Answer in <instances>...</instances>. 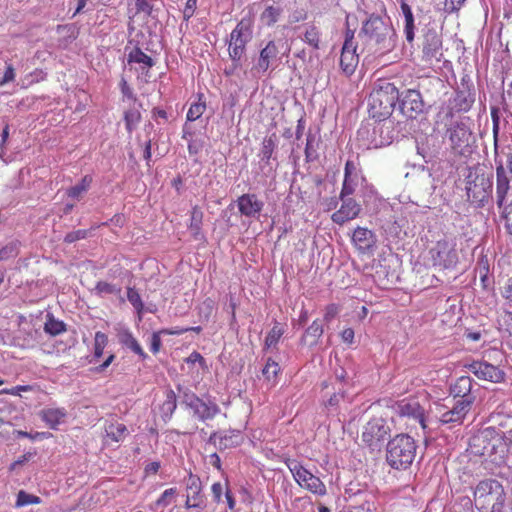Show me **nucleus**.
<instances>
[{"instance_id": "423d86ee", "label": "nucleus", "mask_w": 512, "mask_h": 512, "mask_svg": "<svg viewBox=\"0 0 512 512\" xmlns=\"http://www.w3.org/2000/svg\"><path fill=\"white\" fill-rule=\"evenodd\" d=\"M470 446L475 454L488 457L492 462L504 461L501 434L495 428L488 427L479 431L471 438Z\"/></svg>"}, {"instance_id": "9d476101", "label": "nucleus", "mask_w": 512, "mask_h": 512, "mask_svg": "<svg viewBox=\"0 0 512 512\" xmlns=\"http://www.w3.org/2000/svg\"><path fill=\"white\" fill-rule=\"evenodd\" d=\"M448 137L453 151L460 155H465L471 150L475 138L470 127L463 121L455 122L448 129Z\"/></svg>"}, {"instance_id": "f704fd0d", "label": "nucleus", "mask_w": 512, "mask_h": 512, "mask_svg": "<svg viewBox=\"0 0 512 512\" xmlns=\"http://www.w3.org/2000/svg\"><path fill=\"white\" fill-rule=\"evenodd\" d=\"M120 343L126 348L130 349L132 352L141 357L142 360L147 358V354L137 341V339L133 336L130 331H124L119 335Z\"/></svg>"}, {"instance_id": "7c9ffc66", "label": "nucleus", "mask_w": 512, "mask_h": 512, "mask_svg": "<svg viewBox=\"0 0 512 512\" xmlns=\"http://www.w3.org/2000/svg\"><path fill=\"white\" fill-rule=\"evenodd\" d=\"M203 218L204 213L201 207L199 205H194L190 211L188 230L195 240H199L202 236Z\"/></svg>"}, {"instance_id": "8fccbe9b", "label": "nucleus", "mask_w": 512, "mask_h": 512, "mask_svg": "<svg viewBox=\"0 0 512 512\" xmlns=\"http://www.w3.org/2000/svg\"><path fill=\"white\" fill-rule=\"evenodd\" d=\"M127 299L137 310L138 313L142 312L144 304L142 302L140 294L135 288L129 287L127 289Z\"/></svg>"}, {"instance_id": "f8f14e48", "label": "nucleus", "mask_w": 512, "mask_h": 512, "mask_svg": "<svg viewBox=\"0 0 512 512\" xmlns=\"http://www.w3.org/2000/svg\"><path fill=\"white\" fill-rule=\"evenodd\" d=\"M390 429L382 418H373L366 423L362 432V441L369 446L372 450L379 449Z\"/></svg>"}, {"instance_id": "7ed1b4c3", "label": "nucleus", "mask_w": 512, "mask_h": 512, "mask_svg": "<svg viewBox=\"0 0 512 512\" xmlns=\"http://www.w3.org/2000/svg\"><path fill=\"white\" fill-rule=\"evenodd\" d=\"M506 502L503 485L494 479L480 481L474 491V503L480 512H502Z\"/></svg>"}, {"instance_id": "c756f323", "label": "nucleus", "mask_w": 512, "mask_h": 512, "mask_svg": "<svg viewBox=\"0 0 512 512\" xmlns=\"http://www.w3.org/2000/svg\"><path fill=\"white\" fill-rule=\"evenodd\" d=\"M497 183H496V201L499 207H502L506 195L510 189V181L506 175V171L502 165L496 169Z\"/></svg>"}, {"instance_id": "09e8293b", "label": "nucleus", "mask_w": 512, "mask_h": 512, "mask_svg": "<svg viewBox=\"0 0 512 512\" xmlns=\"http://www.w3.org/2000/svg\"><path fill=\"white\" fill-rule=\"evenodd\" d=\"M121 289L106 281H99L95 286V292L99 296L118 294Z\"/></svg>"}, {"instance_id": "412c9836", "label": "nucleus", "mask_w": 512, "mask_h": 512, "mask_svg": "<svg viewBox=\"0 0 512 512\" xmlns=\"http://www.w3.org/2000/svg\"><path fill=\"white\" fill-rule=\"evenodd\" d=\"M492 184L484 175L476 176L475 180L467 181V195L476 202L485 201L491 192Z\"/></svg>"}, {"instance_id": "79ce46f5", "label": "nucleus", "mask_w": 512, "mask_h": 512, "mask_svg": "<svg viewBox=\"0 0 512 512\" xmlns=\"http://www.w3.org/2000/svg\"><path fill=\"white\" fill-rule=\"evenodd\" d=\"M206 110V102L203 99V94L198 95V100L192 103L189 107V110L186 115L187 121H196L198 120Z\"/></svg>"}, {"instance_id": "72a5a7b5", "label": "nucleus", "mask_w": 512, "mask_h": 512, "mask_svg": "<svg viewBox=\"0 0 512 512\" xmlns=\"http://www.w3.org/2000/svg\"><path fill=\"white\" fill-rule=\"evenodd\" d=\"M283 13V8L280 5L271 4L265 7L260 14V21L267 27L274 26Z\"/></svg>"}, {"instance_id": "c9c22d12", "label": "nucleus", "mask_w": 512, "mask_h": 512, "mask_svg": "<svg viewBox=\"0 0 512 512\" xmlns=\"http://www.w3.org/2000/svg\"><path fill=\"white\" fill-rule=\"evenodd\" d=\"M372 236V232L367 228L357 227L353 232L352 241L360 250H365L371 246Z\"/></svg>"}, {"instance_id": "774afa93", "label": "nucleus", "mask_w": 512, "mask_h": 512, "mask_svg": "<svg viewBox=\"0 0 512 512\" xmlns=\"http://www.w3.org/2000/svg\"><path fill=\"white\" fill-rule=\"evenodd\" d=\"M505 225L508 232L512 235V206L504 212Z\"/></svg>"}, {"instance_id": "680f3d73", "label": "nucleus", "mask_w": 512, "mask_h": 512, "mask_svg": "<svg viewBox=\"0 0 512 512\" xmlns=\"http://www.w3.org/2000/svg\"><path fill=\"white\" fill-rule=\"evenodd\" d=\"M198 0H187L183 10L184 20H189L195 13Z\"/></svg>"}, {"instance_id": "4be33fe9", "label": "nucleus", "mask_w": 512, "mask_h": 512, "mask_svg": "<svg viewBox=\"0 0 512 512\" xmlns=\"http://www.w3.org/2000/svg\"><path fill=\"white\" fill-rule=\"evenodd\" d=\"M361 211V206L354 199H343L341 207L332 214V221L336 224L343 225L344 223L358 217Z\"/></svg>"}, {"instance_id": "a18cd8bd", "label": "nucleus", "mask_w": 512, "mask_h": 512, "mask_svg": "<svg viewBox=\"0 0 512 512\" xmlns=\"http://www.w3.org/2000/svg\"><path fill=\"white\" fill-rule=\"evenodd\" d=\"M280 372L279 364L273 359L269 358L262 369V373L267 381L276 382L277 376Z\"/></svg>"}, {"instance_id": "052dcab7", "label": "nucleus", "mask_w": 512, "mask_h": 512, "mask_svg": "<svg viewBox=\"0 0 512 512\" xmlns=\"http://www.w3.org/2000/svg\"><path fill=\"white\" fill-rule=\"evenodd\" d=\"M211 492L213 496V500L215 503H220L222 501V494L224 492V487L220 482H215L211 486Z\"/></svg>"}, {"instance_id": "ea45409f", "label": "nucleus", "mask_w": 512, "mask_h": 512, "mask_svg": "<svg viewBox=\"0 0 512 512\" xmlns=\"http://www.w3.org/2000/svg\"><path fill=\"white\" fill-rule=\"evenodd\" d=\"M284 332V326L275 321L273 327L265 337L264 348L270 349L272 347H276Z\"/></svg>"}, {"instance_id": "3c124183", "label": "nucleus", "mask_w": 512, "mask_h": 512, "mask_svg": "<svg viewBox=\"0 0 512 512\" xmlns=\"http://www.w3.org/2000/svg\"><path fill=\"white\" fill-rule=\"evenodd\" d=\"M177 407L176 395L173 390L166 392V399L162 405V409L166 414L172 415Z\"/></svg>"}, {"instance_id": "13d9d810", "label": "nucleus", "mask_w": 512, "mask_h": 512, "mask_svg": "<svg viewBox=\"0 0 512 512\" xmlns=\"http://www.w3.org/2000/svg\"><path fill=\"white\" fill-rule=\"evenodd\" d=\"M512 447V428L501 434V450L505 458L507 450Z\"/></svg>"}, {"instance_id": "6ab92c4d", "label": "nucleus", "mask_w": 512, "mask_h": 512, "mask_svg": "<svg viewBox=\"0 0 512 512\" xmlns=\"http://www.w3.org/2000/svg\"><path fill=\"white\" fill-rule=\"evenodd\" d=\"M400 110L408 118H416L424 108V102L419 91L408 89L400 99Z\"/></svg>"}, {"instance_id": "de8ad7c7", "label": "nucleus", "mask_w": 512, "mask_h": 512, "mask_svg": "<svg viewBox=\"0 0 512 512\" xmlns=\"http://www.w3.org/2000/svg\"><path fill=\"white\" fill-rule=\"evenodd\" d=\"M39 503H41V498L36 495L29 494L23 490L17 494L16 507Z\"/></svg>"}, {"instance_id": "ddd939ff", "label": "nucleus", "mask_w": 512, "mask_h": 512, "mask_svg": "<svg viewBox=\"0 0 512 512\" xmlns=\"http://www.w3.org/2000/svg\"><path fill=\"white\" fill-rule=\"evenodd\" d=\"M185 489L186 509H204L206 507V498L203 494L202 482L199 476L189 472L185 479Z\"/></svg>"}, {"instance_id": "9b49d317", "label": "nucleus", "mask_w": 512, "mask_h": 512, "mask_svg": "<svg viewBox=\"0 0 512 512\" xmlns=\"http://www.w3.org/2000/svg\"><path fill=\"white\" fill-rule=\"evenodd\" d=\"M359 63L355 30L347 28L344 33V43L340 55V68L346 76H351Z\"/></svg>"}, {"instance_id": "393cba45", "label": "nucleus", "mask_w": 512, "mask_h": 512, "mask_svg": "<svg viewBox=\"0 0 512 512\" xmlns=\"http://www.w3.org/2000/svg\"><path fill=\"white\" fill-rule=\"evenodd\" d=\"M127 62L128 64H138L139 68L137 70L139 74L145 77L149 76V71L154 65L153 59L139 47H134L129 52Z\"/></svg>"}, {"instance_id": "bf43d9fd", "label": "nucleus", "mask_w": 512, "mask_h": 512, "mask_svg": "<svg viewBox=\"0 0 512 512\" xmlns=\"http://www.w3.org/2000/svg\"><path fill=\"white\" fill-rule=\"evenodd\" d=\"M161 335H163V333H160V331H157V332H154L151 336L150 350L153 354H157L160 351V348L162 345Z\"/></svg>"}, {"instance_id": "f257e3e1", "label": "nucleus", "mask_w": 512, "mask_h": 512, "mask_svg": "<svg viewBox=\"0 0 512 512\" xmlns=\"http://www.w3.org/2000/svg\"><path fill=\"white\" fill-rule=\"evenodd\" d=\"M358 37L362 43V52L369 54H386L397 43V33L389 19L371 13L362 21Z\"/></svg>"}, {"instance_id": "0e129e2a", "label": "nucleus", "mask_w": 512, "mask_h": 512, "mask_svg": "<svg viewBox=\"0 0 512 512\" xmlns=\"http://www.w3.org/2000/svg\"><path fill=\"white\" fill-rule=\"evenodd\" d=\"M501 325L512 336V312H505L501 318Z\"/></svg>"}, {"instance_id": "4468645a", "label": "nucleus", "mask_w": 512, "mask_h": 512, "mask_svg": "<svg viewBox=\"0 0 512 512\" xmlns=\"http://www.w3.org/2000/svg\"><path fill=\"white\" fill-rule=\"evenodd\" d=\"M442 46L441 34L435 29H428L423 36L422 59L430 64L440 62L443 56Z\"/></svg>"}, {"instance_id": "cd10ccee", "label": "nucleus", "mask_w": 512, "mask_h": 512, "mask_svg": "<svg viewBox=\"0 0 512 512\" xmlns=\"http://www.w3.org/2000/svg\"><path fill=\"white\" fill-rule=\"evenodd\" d=\"M401 12L404 17L403 32L408 43H413L415 39V18L411 6L404 0L400 2Z\"/></svg>"}, {"instance_id": "4c0bfd02", "label": "nucleus", "mask_w": 512, "mask_h": 512, "mask_svg": "<svg viewBox=\"0 0 512 512\" xmlns=\"http://www.w3.org/2000/svg\"><path fill=\"white\" fill-rule=\"evenodd\" d=\"M124 122L126 130L129 134L133 132L141 122V113L133 103L132 107L124 112Z\"/></svg>"}, {"instance_id": "864d4df0", "label": "nucleus", "mask_w": 512, "mask_h": 512, "mask_svg": "<svg viewBox=\"0 0 512 512\" xmlns=\"http://www.w3.org/2000/svg\"><path fill=\"white\" fill-rule=\"evenodd\" d=\"M89 234H90V230H86V229H79L76 231H72V232H69L66 234V236L64 237V242L71 244L78 240L87 238L89 236Z\"/></svg>"}, {"instance_id": "f03ea898", "label": "nucleus", "mask_w": 512, "mask_h": 512, "mask_svg": "<svg viewBox=\"0 0 512 512\" xmlns=\"http://www.w3.org/2000/svg\"><path fill=\"white\" fill-rule=\"evenodd\" d=\"M399 100V91L394 83L380 81L369 96V114L373 119H388Z\"/></svg>"}, {"instance_id": "2f4dec72", "label": "nucleus", "mask_w": 512, "mask_h": 512, "mask_svg": "<svg viewBox=\"0 0 512 512\" xmlns=\"http://www.w3.org/2000/svg\"><path fill=\"white\" fill-rule=\"evenodd\" d=\"M302 40L313 50H319L323 46L322 31L315 24L305 26Z\"/></svg>"}, {"instance_id": "20e7f679", "label": "nucleus", "mask_w": 512, "mask_h": 512, "mask_svg": "<svg viewBox=\"0 0 512 512\" xmlns=\"http://www.w3.org/2000/svg\"><path fill=\"white\" fill-rule=\"evenodd\" d=\"M416 451L417 445L414 438L407 434H398L387 444L386 459L392 468L405 470L413 463Z\"/></svg>"}, {"instance_id": "b1692460", "label": "nucleus", "mask_w": 512, "mask_h": 512, "mask_svg": "<svg viewBox=\"0 0 512 512\" xmlns=\"http://www.w3.org/2000/svg\"><path fill=\"white\" fill-rule=\"evenodd\" d=\"M472 387L473 379L469 376H461L451 386L450 391L455 398H460L458 401L464 403L469 401V404L473 405L475 396L471 393Z\"/></svg>"}, {"instance_id": "5fc2aeb1", "label": "nucleus", "mask_w": 512, "mask_h": 512, "mask_svg": "<svg viewBox=\"0 0 512 512\" xmlns=\"http://www.w3.org/2000/svg\"><path fill=\"white\" fill-rule=\"evenodd\" d=\"M500 294L506 300L509 306L512 307V276L509 277L500 288Z\"/></svg>"}, {"instance_id": "bb28decb", "label": "nucleus", "mask_w": 512, "mask_h": 512, "mask_svg": "<svg viewBox=\"0 0 512 512\" xmlns=\"http://www.w3.org/2000/svg\"><path fill=\"white\" fill-rule=\"evenodd\" d=\"M128 429L123 423L114 421L107 422L104 426V442L105 444L119 443L125 439Z\"/></svg>"}, {"instance_id": "37998d69", "label": "nucleus", "mask_w": 512, "mask_h": 512, "mask_svg": "<svg viewBox=\"0 0 512 512\" xmlns=\"http://www.w3.org/2000/svg\"><path fill=\"white\" fill-rule=\"evenodd\" d=\"M178 494L176 487H171L163 491L153 505H150V509L153 510L155 507H165L171 504Z\"/></svg>"}, {"instance_id": "6e6552de", "label": "nucleus", "mask_w": 512, "mask_h": 512, "mask_svg": "<svg viewBox=\"0 0 512 512\" xmlns=\"http://www.w3.org/2000/svg\"><path fill=\"white\" fill-rule=\"evenodd\" d=\"M284 463L301 488L319 496L326 495L327 489L323 481L306 469L301 462L296 459L286 458Z\"/></svg>"}, {"instance_id": "473e14b6", "label": "nucleus", "mask_w": 512, "mask_h": 512, "mask_svg": "<svg viewBox=\"0 0 512 512\" xmlns=\"http://www.w3.org/2000/svg\"><path fill=\"white\" fill-rule=\"evenodd\" d=\"M67 416L65 408H47L41 411L42 420L51 428L57 429Z\"/></svg>"}, {"instance_id": "a211bd4d", "label": "nucleus", "mask_w": 512, "mask_h": 512, "mask_svg": "<svg viewBox=\"0 0 512 512\" xmlns=\"http://www.w3.org/2000/svg\"><path fill=\"white\" fill-rule=\"evenodd\" d=\"M279 54L278 43L275 40L268 41L265 47L260 50L258 60L251 68V71L255 74H265L272 63L279 58Z\"/></svg>"}, {"instance_id": "49530a36", "label": "nucleus", "mask_w": 512, "mask_h": 512, "mask_svg": "<svg viewBox=\"0 0 512 512\" xmlns=\"http://www.w3.org/2000/svg\"><path fill=\"white\" fill-rule=\"evenodd\" d=\"M275 147H276V144H275V140H274L273 136L264 138V140L262 142V148H261L262 160H264L268 163L273 155Z\"/></svg>"}, {"instance_id": "5701e85b", "label": "nucleus", "mask_w": 512, "mask_h": 512, "mask_svg": "<svg viewBox=\"0 0 512 512\" xmlns=\"http://www.w3.org/2000/svg\"><path fill=\"white\" fill-rule=\"evenodd\" d=\"M472 405L469 401L461 402L457 401L450 410L443 412L440 416V422L442 424H462L465 417L471 410Z\"/></svg>"}, {"instance_id": "4d7b16f0", "label": "nucleus", "mask_w": 512, "mask_h": 512, "mask_svg": "<svg viewBox=\"0 0 512 512\" xmlns=\"http://www.w3.org/2000/svg\"><path fill=\"white\" fill-rule=\"evenodd\" d=\"M120 89L125 98L131 100L134 104H137V98L134 95L132 88L128 85L124 78L121 79Z\"/></svg>"}, {"instance_id": "f3484780", "label": "nucleus", "mask_w": 512, "mask_h": 512, "mask_svg": "<svg viewBox=\"0 0 512 512\" xmlns=\"http://www.w3.org/2000/svg\"><path fill=\"white\" fill-rule=\"evenodd\" d=\"M184 403L201 421L213 419L219 412V406L213 401H204L195 394L185 395Z\"/></svg>"}, {"instance_id": "1a4fd4ad", "label": "nucleus", "mask_w": 512, "mask_h": 512, "mask_svg": "<svg viewBox=\"0 0 512 512\" xmlns=\"http://www.w3.org/2000/svg\"><path fill=\"white\" fill-rule=\"evenodd\" d=\"M433 266L440 269L455 268L458 263L456 244L447 239H441L429 251Z\"/></svg>"}, {"instance_id": "58836bf2", "label": "nucleus", "mask_w": 512, "mask_h": 512, "mask_svg": "<svg viewBox=\"0 0 512 512\" xmlns=\"http://www.w3.org/2000/svg\"><path fill=\"white\" fill-rule=\"evenodd\" d=\"M107 344L108 336L101 331H97L94 336L93 355L90 362H98L100 360L104 354V349L106 348Z\"/></svg>"}, {"instance_id": "2eb2a0df", "label": "nucleus", "mask_w": 512, "mask_h": 512, "mask_svg": "<svg viewBox=\"0 0 512 512\" xmlns=\"http://www.w3.org/2000/svg\"><path fill=\"white\" fill-rule=\"evenodd\" d=\"M478 379L492 383H502L505 381L506 373L499 366L488 363L487 361L477 360L466 365Z\"/></svg>"}, {"instance_id": "c85d7f7f", "label": "nucleus", "mask_w": 512, "mask_h": 512, "mask_svg": "<svg viewBox=\"0 0 512 512\" xmlns=\"http://www.w3.org/2000/svg\"><path fill=\"white\" fill-rule=\"evenodd\" d=\"M474 103V96L465 90H457L450 100V108L455 112H467Z\"/></svg>"}, {"instance_id": "c03bdc74", "label": "nucleus", "mask_w": 512, "mask_h": 512, "mask_svg": "<svg viewBox=\"0 0 512 512\" xmlns=\"http://www.w3.org/2000/svg\"><path fill=\"white\" fill-rule=\"evenodd\" d=\"M44 331L52 336H57L66 331V325L53 316H49L45 322Z\"/></svg>"}, {"instance_id": "a19ab883", "label": "nucleus", "mask_w": 512, "mask_h": 512, "mask_svg": "<svg viewBox=\"0 0 512 512\" xmlns=\"http://www.w3.org/2000/svg\"><path fill=\"white\" fill-rule=\"evenodd\" d=\"M93 181L92 176L85 175L78 184L70 187L67 190V195L73 199H79L84 193L88 191Z\"/></svg>"}, {"instance_id": "0eeeda50", "label": "nucleus", "mask_w": 512, "mask_h": 512, "mask_svg": "<svg viewBox=\"0 0 512 512\" xmlns=\"http://www.w3.org/2000/svg\"><path fill=\"white\" fill-rule=\"evenodd\" d=\"M253 37V20L250 17L242 18L230 33L228 53L235 67L246 52V46Z\"/></svg>"}, {"instance_id": "dca6fc26", "label": "nucleus", "mask_w": 512, "mask_h": 512, "mask_svg": "<svg viewBox=\"0 0 512 512\" xmlns=\"http://www.w3.org/2000/svg\"><path fill=\"white\" fill-rule=\"evenodd\" d=\"M392 408L399 417L412 419L419 423L423 429L426 428L424 408L417 399L407 398L400 400Z\"/></svg>"}, {"instance_id": "603ef678", "label": "nucleus", "mask_w": 512, "mask_h": 512, "mask_svg": "<svg viewBox=\"0 0 512 512\" xmlns=\"http://www.w3.org/2000/svg\"><path fill=\"white\" fill-rule=\"evenodd\" d=\"M199 316L204 320H209L214 311V301L211 298H206L198 308Z\"/></svg>"}, {"instance_id": "aec40b11", "label": "nucleus", "mask_w": 512, "mask_h": 512, "mask_svg": "<svg viewBox=\"0 0 512 512\" xmlns=\"http://www.w3.org/2000/svg\"><path fill=\"white\" fill-rule=\"evenodd\" d=\"M236 202L240 214L249 218L258 217L264 207V203L252 193L239 196Z\"/></svg>"}, {"instance_id": "39448f33", "label": "nucleus", "mask_w": 512, "mask_h": 512, "mask_svg": "<svg viewBox=\"0 0 512 512\" xmlns=\"http://www.w3.org/2000/svg\"><path fill=\"white\" fill-rule=\"evenodd\" d=\"M357 138L368 149L388 146L394 139L393 123L388 119H374L373 123H366L358 129Z\"/></svg>"}, {"instance_id": "69168bd1", "label": "nucleus", "mask_w": 512, "mask_h": 512, "mask_svg": "<svg viewBox=\"0 0 512 512\" xmlns=\"http://www.w3.org/2000/svg\"><path fill=\"white\" fill-rule=\"evenodd\" d=\"M339 312V307L336 304H330L326 307L324 319L326 321L332 320Z\"/></svg>"}, {"instance_id": "e433bc0d", "label": "nucleus", "mask_w": 512, "mask_h": 512, "mask_svg": "<svg viewBox=\"0 0 512 512\" xmlns=\"http://www.w3.org/2000/svg\"><path fill=\"white\" fill-rule=\"evenodd\" d=\"M323 334V327L318 320L312 322V324L306 329L302 341L310 346L315 345L319 338Z\"/></svg>"}, {"instance_id": "6e6d98bb", "label": "nucleus", "mask_w": 512, "mask_h": 512, "mask_svg": "<svg viewBox=\"0 0 512 512\" xmlns=\"http://www.w3.org/2000/svg\"><path fill=\"white\" fill-rule=\"evenodd\" d=\"M466 0H445L444 11L446 13H454L460 10Z\"/></svg>"}, {"instance_id": "338daca9", "label": "nucleus", "mask_w": 512, "mask_h": 512, "mask_svg": "<svg viewBox=\"0 0 512 512\" xmlns=\"http://www.w3.org/2000/svg\"><path fill=\"white\" fill-rule=\"evenodd\" d=\"M161 465L159 461H153L147 464L144 468L145 476L148 475H156L160 469Z\"/></svg>"}, {"instance_id": "a878e982", "label": "nucleus", "mask_w": 512, "mask_h": 512, "mask_svg": "<svg viewBox=\"0 0 512 512\" xmlns=\"http://www.w3.org/2000/svg\"><path fill=\"white\" fill-rule=\"evenodd\" d=\"M242 435L239 430H231L224 434L213 432L209 437V442L218 445L220 449L235 447L240 444Z\"/></svg>"}, {"instance_id": "e2e57ef3", "label": "nucleus", "mask_w": 512, "mask_h": 512, "mask_svg": "<svg viewBox=\"0 0 512 512\" xmlns=\"http://www.w3.org/2000/svg\"><path fill=\"white\" fill-rule=\"evenodd\" d=\"M354 193V186L350 183L348 178H344L340 199L343 200L345 197L352 195Z\"/></svg>"}]
</instances>
